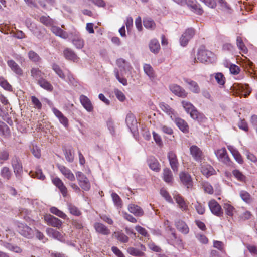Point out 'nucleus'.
<instances>
[{
    "mask_svg": "<svg viewBox=\"0 0 257 257\" xmlns=\"http://www.w3.org/2000/svg\"><path fill=\"white\" fill-rule=\"evenodd\" d=\"M37 83L41 87L48 91H52L53 89V87L51 84L43 78L38 79Z\"/></svg>",
    "mask_w": 257,
    "mask_h": 257,
    "instance_id": "obj_31",
    "label": "nucleus"
},
{
    "mask_svg": "<svg viewBox=\"0 0 257 257\" xmlns=\"http://www.w3.org/2000/svg\"><path fill=\"white\" fill-rule=\"evenodd\" d=\"M197 212L200 215L203 214L205 212V205L198 201L196 202L194 205Z\"/></svg>",
    "mask_w": 257,
    "mask_h": 257,
    "instance_id": "obj_53",
    "label": "nucleus"
},
{
    "mask_svg": "<svg viewBox=\"0 0 257 257\" xmlns=\"http://www.w3.org/2000/svg\"><path fill=\"white\" fill-rule=\"evenodd\" d=\"M213 56L211 51L201 48L198 50L197 59L201 63L208 62L211 61Z\"/></svg>",
    "mask_w": 257,
    "mask_h": 257,
    "instance_id": "obj_4",
    "label": "nucleus"
},
{
    "mask_svg": "<svg viewBox=\"0 0 257 257\" xmlns=\"http://www.w3.org/2000/svg\"><path fill=\"white\" fill-rule=\"evenodd\" d=\"M5 247L10 250L13 251L14 252L16 253H21L22 251V249L20 247L17 246H14L10 243H6L5 245Z\"/></svg>",
    "mask_w": 257,
    "mask_h": 257,
    "instance_id": "obj_59",
    "label": "nucleus"
},
{
    "mask_svg": "<svg viewBox=\"0 0 257 257\" xmlns=\"http://www.w3.org/2000/svg\"><path fill=\"white\" fill-rule=\"evenodd\" d=\"M0 85L5 90H10L11 89V86L3 77H0Z\"/></svg>",
    "mask_w": 257,
    "mask_h": 257,
    "instance_id": "obj_60",
    "label": "nucleus"
},
{
    "mask_svg": "<svg viewBox=\"0 0 257 257\" xmlns=\"http://www.w3.org/2000/svg\"><path fill=\"white\" fill-rule=\"evenodd\" d=\"M144 26L147 29H154L155 27V22L150 18H145L143 20Z\"/></svg>",
    "mask_w": 257,
    "mask_h": 257,
    "instance_id": "obj_49",
    "label": "nucleus"
},
{
    "mask_svg": "<svg viewBox=\"0 0 257 257\" xmlns=\"http://www.w3.org/2000/svg\"><path fill=\"white\" fill-rule=\"evenodd\" d=\"M31 75L32 77L37 79L38 81V79L43 78V76L44 74L39 70V69L33 68L31 70Z\"/></svg>",
    "mask_w": 257,
    "mask_h": 257,
    "instance_id": "obj_42",
    "label": "nucleus"
},
{
    "mask_svg": "<svg viewBox=\"0 0 257 257\" xmlns=\"http://www.w3.org/2000/svg\"><path fill=\"white\" fill-rule=\"evenodd\" d=\"M17 231L22 235L27 238H31L33 235V230L27 225L21 223L18 224Z\"/></svg>",
    "mask_w": 257,
    "mask_h": 257,
    "instance_id": "obj_7",
    "label": "nucleus"
},
{
    "mask_svg": "<svg viewBox=\"0 0 257 257\" xmlns=\"http://www.w3.org/2000/svg\"><path fill=\"white\" fill-rule=\"evenodd\" d=\"M125 121L127 125L130 128H131L132 126L137 123V121L134 115L131 113L128 114L127 115Z\"/></svg>",
    "mask_w": 257,
    "mask_h": 257,
    "instance_id": "obj_44",
    "label": "nucleus"
},
{
    "mask_svg": "<svg viewBox=\"0 0 257 257\" xmlns=\"http://www.w3.org/2000/svg\"><path fill=\"white\" fill-rule=\"evenodd\" d=\"M65 158L67 161L72 162L74 160V152L71 150H67L65 153Z\"/></svg>",
    "mask_w": 257,
    "mask_h": 257,
    "instance_id": "obj_64",
    "label": "nucleus"
},
{
    "mask_svg": "<svg viewBox=\"0 0 257 257\" xmlns=\"http://www.w3.org/2000/svg\"><path fill=\"white\" fill-rule=\"evenodd\" d=\"M53 70L55 72V73L59 76L60 78L62 79H64L65 78V75L63 73L62 69L60 68V67L57 64H53L52 66Z\"/></svg>",
    "mask_w": 257,
    "mask_h": 257,
    "instance_id": "obj_54",
    "label": "nucleus"
},
{
    "mask_svg": "<svg viewBox=\"0 0 257 257\" xmlns=\"http://www.w3.org/2000/svg\"><path fill=\"white\" fill-rule=\"evenodd\" d=\"M72 42L76 47L78 49L82 48L84 45L83 40L79 37H76L73 40Z\"/></svg>",
    "mask_w": 257,
    "mask_h": 257,
    "instance_id": "obj_51",
    "label": "nucleus"
},
{
    "mask_svg": "<svg viewBox=\"0 0 257 257\" xmlns=\"http://www.w3.org/2000/svg\"><path fill=\"white\" fill-rule=\"evenodd\" d=\"M170 89L173 93L179 97H185L187 96V93L185 90L179 85H172L170 86Z\"/></svg>",
    "mask_w": 257,
    "mask_h": 257,
    "instance_id": "obj_19",
    "label": "nucleus"
},
{
    "mask_svg": "<svg viewBox=\"0 0 257 257\" xmlns=\"http://www.w3.org/2000/svg\"><path fill=\"white\" fill-rule=\"evenodd\" d=\"M216 156L224 163L229 165L230 160L227 155L226 149L223 148L218 150L216 152Z\"/></svg>",
    "mask_w": 257,
    "mask_h": 257,
    "instance_id": "obj_16",
    "label": "nucleus"
},
{
    "mask_svg": "<svg viewBox=\"0 0 257 257\" xmlns=\"http://www.w3.org/2000/svg\"><path fill=\"white\" fill-rule=\"evenodd\" d=\"M174 198L182 211H184L188 210V204L181 196L179 194H177L174 196Z\"/></svg>",
    "mask_w": 257,
    "mask_h": 257,
    "instance_id": "obj_21",
    "label": "nucleus"
},
{
    "mask_svg": "<svg viewBox=\"0 0 257 257\" xmlns=\"http://www.w3.org/2000/svg\"><path fill=\"white\" fill-rule=\"evenodd\" d=\"M58 168L61 173L68 180L71 181H74L75 180V177L71 171L66 167L60 165Z\"/></svg>",
    "mask_w": 257,
    "mask_h": 257,
    "instance_id": "obj_17",
    "label": "nucleus"
},
{
    "mask_svg": "<svg viewBox=\"0 0 257 257\" xmlns=\"http://www.w3.org/2000/svg\"><path fill=\"white\" fill-rule=\"evenodd\" d=\"M148 163L151 169L156 172H159L160 171V168L159 163L157 159L154 158H150L148 160Z\"/></svg>",
    "mask_w": 257,
    "mask_h": 257,
    "instance_id": "obj_35",
    "label": "nucleus"
},
{
    "mask_svg": "<svg viewBox=\"0 0 257 257\" xmlns=\"http://www.w3.org/2000/svg\"><path fill=\"white\" fill-rule=\"evenodd\" d=\"M167 157L171 168L174 172L178 171L179 163L176 154L173 151L168 152Z\"/></svg>",
    "mask_w": 257,
    "mask_h": 257,
    "instance_id": "obj_11",
    "label": "nucleus"
},
{
    "mask_svg": "<svg viewBox=\"0 0 257 257\" xmlns=\"http://www.w3.org/2000/svg\"><path fill=\"white\" fill-rule=\"evenodd\" d=\"M2 176L7 180H9L11 176L10 170L8 167H4L1 171Z\"/></svg>",
    "mask_w": 257,
    "mask_h": 257,
    "instance_id": "obj_57",
    "label": "nucleus"
},
{
    "mask_svg": "<svg viewBox=\"0 0 257 257\" xmlns=\"http://www.w3.org/2000/svg\"><path fill=\"white\" fill-rule=\"evenodd\" d=\"M7 64L12 71L18 75H22L23 71L20 66L13 60L7 61Z\"/></svg>",
    "mask_w": 257,
    "mask_h": 257,
    "instance_id": "obj_29",
    "label": "nucleus"
},
{
    "mask_svg": "<svg viewBox=\"0 0 257 257\" xmlns=\"http://www.w3.org/2000/svg\"><path fill=\"white\" fill-rule=\"evenodd\" d=\"M182 104L185 111L190 114V116L193 119L200 122H203L205 120V116L202 113L199 112L190 102L182 101Z\"/></svg>",
    "mask_w": 257,
    "mask_h": 257,
    "instance_id": "obj_1",
    "label": "nucleus"
},
{
    "mask_svg": "<svg viewBox=\"0 0 257 257\" xmlns=\"http://www.w3.org/2000/svg\"><path fill=\"white\" fill-rule=\"evenodd\" d=\"M52 182L59 189L63 197L67 195V189L61 179L57 177H54L52 179Z\"/></svg>",
    "mask_w": 257,
    "mask_h": 257,
    "instance_id": "obj_9",
    "label": "nucleus"
},
{
    "mask_svg": "<svg viewBox=\"0 0 257 257\" xmlns=\"http://www.w3.org/2000/svg\"><path fill=\"white\" fill-rule=\"evenodd\" d=\"M111 197L112 198L113 202L115 205L118 207L121 206V200L119 196L115 193H113L111 194Z\"/></svg>",
    "mask_w": 257,
    "mask_h": 257,
    "instance_id": "obj_58",
    "label": "nucleus"
},
{
    "mask_svg": "<svg viewBox=\"0 0 257 257\" xmlns=\"http://www.w3.org/2000/svg\"><path fill=\"white\" fill-rule=\"evenodd\" d=\"M149 48L152 52L158 53L160 49V44L158 41L156 39L151 40L149 44Z\"/></svg>",
    "mask_w": 257,
    "mask_h": 257,
    "instance_id": "obj_41",
    "label": "nucleus"
},
{
    "mask_svg": "<svg viewBox=\"0 0 257 257\" xmlns=\"http://www.w3.org/2000/svg\"><path fill=\"white\" fill-rule=\"evenodd\" d=\"M228 149L230 151L235 160L239 164H242L243 162V159L239 152L232 146H228Z\"/></svg>",
    "mask_w": 257,
    "mask_h": 257,
    "instance_id": "obj_30",
    "label": "nucleus"
},
{
    "mask_svg": "<svg viewBox=\"0 0 257 257\" xmlns=\"http://www.w3.org/2000/svg\"><path fill=\"white\" fill-rule=\"evenodd\" d=\"M52 111L56 117L58 119L59 122L65 127H67L69 125V121L66 117L58 109L53 107Z\"/></svg>",
    "mask_w": 257,
    "mask_h": 257,
    "instance_id": "obj_14",
    "label": "nucleus"
},
{
    "mask_svg": "<svg viewBox=\"0 0 257 257\" xmlns=\"http://www.w3.org/2000/svg\"><path fill=\"white\" fill-rule=\"evenodd\" d=\"M160 109L167 115H169L172 120H174V117L176 116V112L174 109L170 107L168 104L162 102L160 103Z\"/></svg>",
    "mask_w": 257,
    "mask_h": 257,
    "instance_id": "obj_18",
    "label": "nucleus"
},
{
    "mask_svg": "<svg viewBox=\"0 0 257 257\" xmlns=\"http://www.w3.org/2000/svg\"><path fill=\"white\" fill-rule=\"evenodd\" d=\"M240 196L241 199L246 203H249L251 201L250 195L246 191H241L240 192Z\"/></svg>",
    "mask_w": 257,
    "mask_h": 257,
    "instance_id": "obj_52",
    "label": "nucleus"
},
{
    "mask_svg": "<svg viewBox=\"0 0 257 257\" xmlns=\"http://www.w3.org/2000/svg\"><path fill=\"white\" fill-rule=\"evenodd\" d=\"M233 175L239 181H244L245 176L243 175L241 172L237 170H234L232 172Z\"/></svg>",
    "mask_w": 257,
    "mask_h": 257,
    "instance_id": "obj_62",
    "label": "nucleus"
},
{
    "mask_svg": "<svg viewBox=\"0 0 257 257\" xmlns=\"http://www.w3.org/2000/svg\"><path fill=\"white\" fill-rule=\"evenodd\" d=\"M201 171L202 173L207 177L210 176L215 174V170L210 165L204 164L201 167Z\"/></svg>",
    "mask_w": 257,
    "mask_h": 257,
    "instance_id": "obj_24",
    "label": "nucleus"
},
{
    "mask_svg": "<svg viewBox=\"0 0 257 257\" xmlns=\"http://www.w3.org/2000/svg\"><path fill=\"white\" fill-rule=\"evenodd\" d=\"M10 130L8 126L4 123H0V135L7 137L9 135Z\"/></svg>",
    "mask_w": 257,
    "mask_h": 257,
    "instance_id": "obj_48",
    "label": "nucleus"
},
{
    "mask_svg": "<svg viewBox=\"0 0 257 257\" xmlns=\"http://www.w3.org/2000/svg\"><path fill=\"white\" fill-rule=\"evenodd\" d=\"M68 207L70 213L72 215L75 216H79L81 214V212L80 211V210L77 208V207H76L74 205L71 204H68Z\"/></svg>",
    "mask_w": 257,
    "mask_h": 257,
    "instance_id": "obj_55",
    "label": "nucleus"
},
{
    "mask_svg": "<svg viewBox=\"0 0 257 257\" xmlns=\"http://www.w3.org/2000/svg\"><path fill=\"white\" fill-rule=\"evenodd\" d=\"M80 100L81 104L87 111L91 112L93 110V107L92 104L88 97L85 95H82L80 97Z\"/></svg>",
    "mask_w": 257,
    "mask_h": 257,
    "instance_id": "obj_20",
    "label": "nucleus"
},
{
    "mask_svg": "<svg viewBox=\"0 0 257 257\" xmlns=\"http://www.w3.org/2000/svg\"><path fill=\"white\" fill-rule=\"evenodd\" d=\"M174 121L179 129L184 133H188L189 127L187 123L182 119L178 117H174Z\"/></svg>",
    "mask_w": 257,
    "mask_h": 257,
    "instance_id": "obj_22",
    "label": "nucleus"
},
{
    "mask_svg": "<svg viewBox=\"0 0 257 257\" xmlns=\"http://www.w3.org/2000/svg\"><path fill=\"white\" fill-rule=\"evenodd\" d=\"M163 178L165 182L167 183H171L173 180V177L170 169L166 168L163 170Z\"/></svg>",
    "mask_w": 257,
    "mask_h": 257,
    "instance_id": "obj_33",
    "label": "nucleus"
},
{
    "mask_svg": "<svg viewBox=\"0 0 257 257\" xmlns=\"http://www.w3.org/2000/svg\"><path fill=\"white\" fill-rule=\"evenodd\" d=\"M191 155L197 162H201L203 159V153L201 150L197 146L193 145L190 148Z\"/></svg>",
    "mask_w": 257,
    "mask_h": 257,
    "instance_id": "obj_15",
    "label": "nucleus"
},
{
    "mask_svg": "<svg viewBox=\"0 0 257 257\" xmlns=\"http://www.w3.org/2000/svg\"><path fill=\"white\" fill-rule=\"evenodd\" d=\"M44 219L48 225L54 227H56L59 229L62 226V221L58 218L50 214L45 215Z\"/></svg>",
    "mask_w": 257,
    "mask_h": 257,
    "instance_id": "obj_8",
    "label": "nucleus"
},
{
    "mask_svg": "<svg viewBox=\"0 0 257 257\" xmlns=\"http://www.w3.org/2000/svg\"><path fill=\"white\" fill-rule=\"evenodd\" d=\"M40 21L47 26L51 27L53 25L54 21L48 16H43L40 18Z\"/></svg>",
    "mask_w": 257,
    "mask_h": 257,
    "instance_id": "obj_45",
    "label": "nucleus"
},
{
    "mask_svg": "<svg viewBox=\"0 0 257 257\" xmlns=\"http://www.w3.org/2000/svg\"><path fill=\"white\" fill-rule=\"evenodd\" d=\"M189 85V89L193 93H198L200 92V88L197 83L193 81H186Z\"/></svg>",
    "mask_w": 257,
    "mask_h": 257,
    "instance_id": "obj_40",
    "label": "nucleus"
},
{
    "mask_svg": "<svg viewBox=\"0 0 257 257\" xmlns=\"http://www.w3.org/2000/svg\"><path fill=\"white\" fill-rule=\"evenodd\" d=\"M194 34L195 32L194 29L192 28L187 29L180 38V41L181 45L183 46H186Z\"/></svg>",
    "mask_w": 257,
    "mask_h": 257,
    "instance_id": "obj_10",
    "label": "nucleus"
},
{
    "mask_svg": "<svg viewBox=\"0 0 257 257\" xmlns=\"http://www.w3.org/2000/svg\"><path fill=\"white\" fill-rule=\"evenodd\" d=\"M176 226L177 229L185 234H187L189 232V228L187 224L182 220H178L176 222Z\"/></svg>",
    "mask_w": 257,
    "mask_h": 257,
    "instance_id": "obj_32",
    "label": "nucleus"
},
{
    "mask_svg": "<svg viewBox=\"0 0 257 257\" xmlns=\"http://www.w3.org/2000/svg\"><path fill=\"white\" fill-rule=\"evenodd\" d=\"M231 90L233 95L243 96L247 97L251 92L248 85H242L239 83H234L231 87Z\"/></svg>",
    "mask_w": 257,
    "mask_h": 257,
    "instance_id": "obj_2",
    "label": "nucleus"
},
{
    "mask_svg": "<svg viewBox=\"0 0 257 257\" xmlns=\"http://www.w3.org/2000/svg\"><path fill=\"white\" fill-rule=\"evenodd\" d=\"M12 165L16 175L19 174L22 171V166L18 157L16 156L13 157Z\"/></svg>",
    "mask_w": 257,
    "mask_h": 257,
    "instance_id": "obj_23",
    "label": "nucleus"
},
{
    "mask_svg": "<svg viewBox=\"0 0 257 257\" xmlns=\"http://www.w3.org/2000/svg\"><path fill=\"white\" fill-rule=\"evenodd\" d=\"M46 233L47 235L55 239H57L61 241H63V235L59 231L51 228L46 229Z\"/></svg>",
    "mask_w": 257,
    "mask_h": 257,
    "instance_id": "obj_25",
    "label": "nucleus"
},
{
    "mask_svg": "<svg viewBox=\"0 0 257 257\" xmlns=\"http://www.w3.org/2000/svg\"><path fill=\"white\" fill-rule=\"evenodd\" d=\"M115 76L118 81L122 84L123 85L125 86L127 84V80L125 78L121 77L119 75V72L117 70H115L114 71Z\"/></svg>",
    "mask_w": 257,
    "mask_h": 257,
    "instance_id": "obj_61",
    "label": "nucleus"
},
{
    "mask_svg": "<svg viewBox=\"0 0 257 257\" xmlns=\"http://www.w3.org/2000/svg\"><path fill=\"white\" fill-rule=\"evenodd\" d=\"M76 176L80 187L84 191H88L90 188V183L88 179L82 172L77 171Z\"/></svg>",
    "mask_w": 257,
    "mask_h": 257,
    "instance_id": "obj_5",
    "label": "nucleus"
},
{
    "mask_svg": "<svg viewBox=\"0 0 257 257\" xmlns=\"http://www.w3.org/2000/svg\"><path fill=\"white\" fill-rule=\"evenodd\" d=\"M202 186L204 191L209 194L213 193V188L211 185L208 182H203L202 183Z\"/></svg>",
    "mask_w": 257,
    "mask_h": 257,
    "instance_id": "obj_47",
    "label": "nucleus"
},
{
    "mask_svg": "<svg viewBox=\"0 0 257 257\" xmlns=\"http://www.w3.org/2000/svg\"><path fill=\"white\" fill-rule=\"evenodd\" d=\"M116 63L118 66L119 68L123 69L124 71H130L132 69L131 66L130 65V63L126 61L123 58H119L117 59Z\"/></svg>",
    "mask_w": 257,
    "mask_h": 257,
    "instance_id": "obj_34",
    "label": "nucleus"
},
{
    "mask_svg": "<svg viewBox=\"0 0 257 257\" xmlns=\"http://www.w3.org/2000/svg\"><path fill=\"white\" fill-rule=\"evenodd\" d=\"M112 236L117 239L119 241L123 243H126L128 241V237L123 233L121 232H115Z\"/></svg>",
    "mask_w": 257,
    "mask_h": 257,
    "instance_id": "obj_37",
    "label": "nucleus"
},
{
    "mask_svg": "<svg viewBox=\"0 0 257 257\" xmlns=\"http://www.w3.org/2000/svg\"><path fill=\"white\" fill-rule=\"evenodd\" d=\"M223 208L225 210L226 214L230 216H232L235 211V208L228 202L224 203Z\"/></svg>",
    "mask_w": 257,
    "mask_h": 257,
    "instance_id": "obj_43",
    "label": "nucleus"
},
{
    "mask_svg": "<svg viewBox=\"0 0 257 257\" xmlns=\"http://www.w3.org/2000/svg\"><path fill=\"white\" fill-rule=\"evenodd\" d=\"M50 212L53 214H55L58 217L66 219L67 217V215L62 211L59 210L57 208L55 207H52L50 208Z\"/></svg>",
    "mask_w": 257,
    "mask_h": 257,
    "instance_id": "obj_46",
    "label": "nucleus"
},
{
    "mask_svg": "<svg viewBox=\"0 0 257 257\" xmlns=\"http://www.w3.org/2000/svg\"><path fill=\"white\" fill-rule=\"evenodd\" d=\"M31 100L35 108L40 109L42 107V104L39 99L34 96L31 97Z\"/></svg>",
    "mask_w": 257,
    "mask_h": 257,
    "instance_id": "obj_63",
    "label": "nucleus"
},
{
    "mask_svg": "<svg viewBox=\"0 0 257 257\" xmlns=\"http://www.w3.org/2000/svg\"><path fill=\"white\" fill-rule=\"evenodd\" d=\"M144 72L148 75L150 79H153L155 77V72L150 64H145L143 67Z\"/></svg>",
    "mask_w": 257,
    "mask_h": 257,
    "instance_id": "obj_38",
    "label": "nucleus"
},
{
    "mask_svg": "<svg viewBox=\"0 0 257 257\" xmlns=\"http://www.w3.org/2000/svg\"><path fill=\"white\" fill-rule=\"evenodd\" d=\"M64 55L67 59L72 60L73 61H77L78 57L75 53L71 49L67 48L64 51Z\"/></svg>",
    "mask_w": 257,
    "mask_h": 257,
    "instance_id": "obj_36",
    "label": "nucleus"
},
{
    "mask_svg": "<svg viewBox=\"0 0 257 257\" xmlns=\"http://www.w3.org/2000/svg\"><path fill=\"white\" fill-rule=\"evenodd\" d=\"M208 206L211 212L215 215L220 217L223 214V210L220 204L214 199L210 200Z\"/></svg>",
    "mask_w": 257,
    "mask_h": 257,
    "instance_id": "obj_6",
    "label": "nucleus"
},
{
    "mask_svg": "<svg viewBox=\"0 0 257 257\" xmlns=\"http://www.w3.org/2000/svg\"><path fill=\"white\" fill-rule=\"evenodd\" d=\"M215 79L217 83L221 86L223 85L225 82V78L221 73L215 74Z\"/></svg>",
    "mask_w": 257,
    "mask_h": 257,
    "instance_id": "obj_50",
    "label": "nucleus"
},
{
    "mask_svg": "<svg viewBox=\"0 0 257 257\" xmlns=\"http://www.w3.org/2000/svg\"><path fill=\"white\" fill-rule=\"evenodd\" d=\"M97 232L104 235H107L110 233V230L104 224L100 223H95L94 225Z\"/></svg>",
    "mask_w": 257,
    "mask_h": 257,
    "instance_id": "obj_26",
    "label": "nucleus"
},
{
    "mask_svg": "<svg viewBox=\"0 0 257 257\" xmlns=\"http://www.w3.org/2000/svg\"><path fill=\"white\" fill-rule=\"evenodd\" d=\"M146 251V247L143 245L140 244V249L135 248L133 247H130L127 249V252L131 255L137 257H143L145 254L144 251Z\"/></svg>",
    "mask_w": 257,
    "mask_h": 257,
    "instance_id": "obj_12",
    "label": "nucleus"
},
{
    "mask_svg": "<svg viewBox=\"0 0 257 257\" xmlns=\"http://www.w3.org/2000/svg\"><path fill=\"white\" fill-rule=\"evenodd\" d=\"M179 177L181 182L187 187L191 188L193 186V181L191 175L186 172H182L179 174Z\"/></svg>",
    "mask_w": 257,
    "mask_h": 257,
    "instance_id": "obj_13",
    "label": "nucleus"
},
{
    "mask_svg": "<svg viewBox=\"0 0 257 257\" xmlns=\"http://www.w3.org/2000/svg\"><path fill=\"white\" fill-rule=\"evenodd\" d=\"M129 211L137 216H141L144 214L143 209L139 206L135 204H130L128 206Z\"/></svg>",
    "mask_w": 257,
    "mask_h": 257,
    "instance_id": "obj_27",
    "label": "nucleus"
},
{
    "mask_svg": "<svg viewBox=\"0 0 257 257\" xmlns=\"http://www.w3.org/2000/svg\"><path fill=\"white\" fill-rule=\"evenodd\" d=\"M51 30L56 36H59L63 39H66L68 37L67 33L62 30L59 27L53 26V25L51 26Z\"/></svg>",
    "mask_w": 257,
    "mask_h": 257,
    "instance_id": "obj_28",
    "label": "nucleus"
},
{
    "mask_svg": "<svg viewBox=\"0 0 257 257\" xmlns=\"http://www.w3.org/2000/svg\"><path fill=\"white\" fill-rule=\"evenodd\" d=\"M28 55L29 58L33 62H37L40 60L39 56L33 51H30Z\"/></svg>",
    "mask_w": 257,
    "mask_h": 257,
    "instance_id": "obj_56",
    "label": "nucleus"
},
{
    "mask_svg": "<svg viewBox=\"0 0 257 257\" xmlns=\"http://www.w3.org/2000/svg\"><path fill=\"white\" fill-rule=\"evenodd\" d=\"M236 45L241 52L244 54L247 53V48L245 46L242 38L239 36H237L236 38Z\"/></svg>",
    "mask_w": 257,
    "mask_h": 257,
    "instance_id": "obj_39",
    "label": "nucleus"
},
{
    "mask_svg": "<svg viewBox=\"0 0 257 257\" xmlns=\"http://www.w3.org/2000/svg\"><path fill=\"white\" fill-rule=\"evenodd\" d=\"M176 3L183 6L187 4L188 6L191 8L192 10L199 15H201L203 10L200 4L197 3L195 0H173Z\"/></svg>",
    "mask_w": 257,
    "mask_h": 257,
    "instance_id": "obj_3",
    "label": "nucleus"
}]
</instances>
